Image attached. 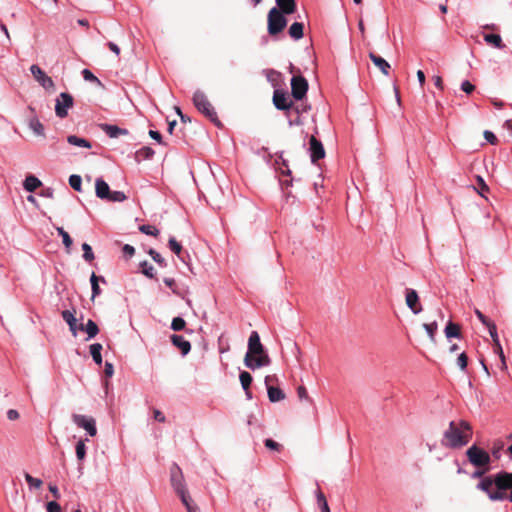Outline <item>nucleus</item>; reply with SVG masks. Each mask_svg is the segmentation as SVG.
<instances>
[{"label": "nucleus", "instance_id": "obj_56", "mask_svg": "<svg viewBox=\"0 0 512 512\" xmlns=\"http://www.w3.org/2000/svg\"><path fill=\"white\" fill-rule=\"evenodd\" d=\"M475 314L485 326L491 322L479 309H475Z\"/></svg>", "mask_w": 512, "mask_h": 512}, {"label": "nucleus", "instance_id": "obj_46", "mask_svg": "<svg viewBox=\"0 0 512 512\" xmlns=\"http://www.w3.org/2000/svg\"><path fill=\"white\" fill-rule=\"evenodd\" d=\"M82 76L86 81L101 85V81L88 69L82 71Z\"/></svg>", "mask_w": 512, "mask_h": 512}, {"label": "nucleus", "instance_id": "obj_59", "mask_svg": "<svg viewBox=\"0 0 512 512\" xmlns=\"http://www.w3.org/2000/svg\"><path fill=\"white\" fill-rule=\"evenodd\" d=\"M488 470H489V466L484 467V469H483V470H477V471H475V472L473 473L472 477H473V478H482V479H483V478H485V477H484V474H485Z\"/></svg>", "mask_w": 512, "mask_h": 512}, {"label": "nucleus", "instance_id": "obj_44", "mask_svg": "<svg viewBox=\"0 0 512 512\" xmlns=\"http://www.w3.org/2000/svg\"><path fill=\"white\" fill-rule=\"evenodd\" d=\"M169 248L180 257V254L182 252V245L176 241L175 238L171 237L168 242Z\"/></svg>", "mask_w": 512, "mask_h": 512}, {"label": "nucleus", "instance_id": "obj_60", "mask_svg": "<svg viewBox=\"0 0 512 512\" xmlns=\"http://www.w3.org/2000/svg\"><path fill=\"white\" fill-rule=\"evenodd\" d=\"M433 80H434L435 86L437 88L443 90L444 84H443V80H442L441 76L436 75V76L433 77Z\"/></svg>", "mask_w": 512, "mask_h": 512}, {"label": "nucleus", "instance_id": "obj_48", "mask_svg": "<svg viewBox=\"0 0 512 512\" xmlns=\"http://www.w3.org/2000/svg\"><path fill=\"white\" fill-rule=\"evenodd\" d=\"M264 444L265 446L270 449V450H274V451H277V452H280L282 450V445L279 444L278 442L274 441L273 439H266L264 441Z\"/></svg>", "mask_w": 512, "mask_h": 512}, {"label": "nucleus", "instance_id": "obj_3", "mask_svg": "<svg viewBox=\"0 0 512 512\" xmlns=\"http://www.w3.org/2000/svg\"><path fill=\"white\" fill-rule=\"evenodd\" d=\"M472 435V427L467 421H451L444 432L443 445L450 448L463 447L471 440Z\"/></svg>", "mask_w": 512, "mask_h": 512}, {"label": "nucleus", "instance_id": "obj_6", "mask_svg": "<svg viewBox=\"0 0 512 512\" xmlns=\"http://www.w3.org/2000/svg\"><path fill=\"white\" fill-rule=\"evenodd\" d=\"M284 15L285 14L276 7L270 9L267 16V28L269 35L276 36L284 30L287 25V19Z\"/></svg>", "mask_w": 512, "mask_h": 512}, {"label": "nucleus", "instance_id": "obj_30", "mask_svg": "<svg viewBox=\"0 0 512 512\" xmlns=\"http://www.w3.org/2000/svg\"><path fill=\"white\" fill-rule=\"evenodd\" d=\"M154 150L150 147H142L141 149H139L136 154H135V159L137 162H140L142 160H149L153 157L154 155Z\"/></svg>", "mask_w": 512, "mask_h": 512}, {"label": "nucleus", "instance_id": "obj_31", "mask_svg": "<svg viewBox=\"0 0 512 512\" xmlns=\"http://www.w3.org/2000/svg\"><path fill=\"white\" fill-rule=\"evenodd\" d=\"M29 128L37 135V136H44V126L39 121L38 118L34 117L31 118L29 121Z\"/></svg>", "mask_w": 512, "mask_h": 512}, {"label": "nucleus", "instance_id": "obj_39", "mask_svg": "<svg viewBox=\"0 0 512 512\" xmlns=\"http://www.w3.org/2000/svg\"><path fill=\"white\" fill-rule=\"evenodd\" d=\"M139 230H140V232H142L146 235H150V236H154V237H157L159 235V230L152 225H141V226H139Z\"/></svg>", "mask_w": 512, "mask_h": 512}, {"label": "nucleus", "instance_id": "obj_12", "mask_svg": "<svg viewBox=\"0 0 512 512\" xmlns=\"http://www.w3.org/2000/svg\"><path fill=\"white\" fill-rule=\"evenodd\" d=\"M72 419H73V422L77 426L85 429L90 436H92V437L96 436L97 429H96L95 420L93 418L86 417L84 415L73 414Z\"/></svg>", "mask_w": 512, "mask_h": 512}, {"label": "nucleus", "instance_id": "obj_52", "mask_svg": "<svg viewBox=\"0 0 512 512\" xmlns=\"http://www.w3.org/2000/svg\"><path fill=\"white\" fill-rule=\"evenodd\" d=\"M47 512H61V506L56 501H50L46 505Z\"/></svg>", "mask_w": 512, "mask_h": 512}, {"label": "nucleus", "instance_id": "obj_41", "mask_svg": "<svg viewBox=\"0 0 512 512\" xmlns=\"http://www.w3.org/2000/svg\"><path fill=\"white\" fill-rule=\"evenodd\" d=\"M185 326H186V322L183 318H181V317L173 318L172 323H171L172 330L181 331L185 328Z\"/></svg>", "mask_w": 512, "mask_h": 512}, {"label": "nucleus", "instance_id": "obj_21", "mask_svg": "<svg viewBox=\"0 0 512 512\" xmlns=\"http://www.w3.org/2000/svg\"><path fill=\"white\" fill-rule=\"evenodd\" d=\"M276 3L277 9L286 15L292 14L296 10L295 0H276Z\"/></svg>", "mask_w": 512, "mask_h": 512}, {"label": "nucleus", "instance_id": "obj_20", "mask_svg": "<svg viewBox=\"0 0 512 512\" xmlns=\"http://www.w3.org/2000/svg\"><path fill=\"white\" fill-rule=\"evenodd\" d=\"M95 192L98 198L107 200L111 190L109 185L102 178H98L95 181Z\"/></svg>", "mask_w": 512, "mask_h": 512}, {"label": "nucleus", "instance_id": "obj_8", "mask_svg": "<svg viewBox=\"0 0 512 512\" xmlns=\"http://www.w3.org/2000/svg\"><path fill=\"white\" fill-rule=\"evenodd\" d=\"M73 97L69 93L62 92L56 99L55 114L63 119L68 115V109L73 107Z\"/></svg>", "mask_w": 512, "mask_h": 512}, {"label": "nucleus", "instance_id": "obj_29", "mask_svg": "<svg viewBox=\"0 0 512 512\" xmlns=\"http://www.w3.org/2000/svg\"><path fill=\"white\" fill-rule=\"evenodd\" d=\"M67 142L71 145H74V146H79V147H83V148H87V149H90L92 147L91 143L84 139V138H80L76 135H69L67 137Z\"/></svg>", "mask_w": 512, "mask_h": 512}, {"label": "nucleus", "instance_id": "obj_25", "mask_svg": "<svg viewBox=\"0 0 512 512\" xmlns=\"http://www.w3.org/2000/svg\"><path fill=\"white\" fill-rule=\"evenodd\" d=\"M304 25L303 23H300V22H294L289 30H288V33L290 35L291 38L295 39V40H299L303 37L304 35Z\"/></svg>", "mask_w": 512, "mask_h": 512}, {"label": "nucleus", "instance_id": "obj_23", "mask_svg": "<svg viewBox=\"0 0 512 512\" xmlns=\"http://www.w3.org/2000/svg\"><path fill=\"white\" fill-rule=\"evenodd\" d=\"M99 281L105 283L106 280L103 276H97L94 272L92 273L91 277H90V282H91V287H92V300L100 295L101 293V289L99 287Z\"/></svg>", "mask_w": 512, "mask_h": 512}, {"label": "nucleus", "instance_id": "obj_28", "mask_svg": "<svg viewBox=\"0 0 512 512\" xmlns=\"http://www.w3.org/2000/svg\"><path fill=\"white\" fill-rule=\"evenodd\" d=\"M484 40L488 44L494 46L495 48H505V44L503 43L502 38L499 34H484Z\"/></svg>", "mask_w": 512, "mask_h": 512}, {"label": "nucleus", "instance_id": "obj_33", "mask_svg": "<svg viewBox=\"0 0 512 512\" xmlns=\"http://www.w3.org/2000/svg\"><path fill=\"white\" fill-rule=\"evenodd\" d=\"M102 345L100 343H94L90 346V353L96 364L100 365L102 363L101 356Z\"/></svg>", "mask_w": 512, "mask_h": 512}, {"label": "nucleus", "instance_id": "obj_43", "mask_svg": "<svg viewBox=\"0 0 512 512\" xmlns=\"http://www.w3.org/2000/svg\"><path fill=\"white\" fill-rule=\"evenodd\" d=\"M140 266H141V271L145 276H147L149 278L154 277V268L151 264H149L147 261H144L140 264Z\"/></svg>", "mask_w": 512, "mask_h": 512}, {"label": "nucleus", "instance_id": "obj_51", "mask_svg": "<svg viewBox=\"0 0 512 512\" xmlns=\"http://www.w3.org/2000/svg\"><path fill=\"white\" fill-rule=\"evenodd\" d=\"M476 87L474 84H472L470 81L465 80L461 84V90L465 92L466 94H471L475 91Z\"/></svg>", "mask_w": 512, "mask_h": 512}, {"label": "nucleus", "instance_id": "obj_63", "mask_svg": "<svg viewBox=\"0 0 512 512\" xmlns=\"http://www.w3.org/2000/svg\"><path fill=\"white\" fill-rule=\"evenodd\" d=\"M108 48L114 52L117 56L120 54V48L118 47L117 44H115L114 42H108L107 44Z\"/></svg>", "mask_w": 512, "mask_h": 512}, {"label": "nucleus", "instance_id": "obj_22", "mask_svg": "<svg viewBox=\"0 0 512 512\" xmlns=\"http://www.w3.org/2000/svg\"><path fill=\"white\" fill-rule=\"evenodd\" d=\"M79 330L85 331L88 334V339L95 337L99 333L97 324L91 319L85 325L79 324Z\"/></svg>", "mask_w": 512, "mask_h": 512}, {"label": "nucleus", "instance_id": "obj_55", "mask_svg": "<svg viewBox=\"0 0 512 512\" xmlns=\"http://www.w3.org/2000/svg\"><path fill=\"white\" fill-rule=\"evenodd\" d=\"M124 255L132 257L135 254V248L129 244H125L122 248Z\"/></svg>", "mask_w": 512, "mask_h": 512}, {"label": "nucleus", "instance_id": "obj_49", "mask_svg": "<svg viewBox=\"0 0 512 512\" xmlns=\"http://www.w3.org/2000/svg\"><path fill=\"white\" fill-rule=\"evenodd\" d=\"M148 253L156 263L161 266H166L165 259L157 251L150 249Z\"/></svg>", "mask_w": 512, "mask_h": 512}, {"label": "nucleus", "instance_id": "obj_38", "mask_svg": "<svg viewBox=\"0 0 512 512\" xmlns=\"http://www.w3.org/2000/svg\"><path fill=\"white\" fill-rule=\"evenodd\" d=\"M24 477H25V480H26V482L28 483V485L30 487L39 489L42 486V484H43L42 480H40L38 478H34L29 473H25Z\"/></svg>", "mask_w": 512, "mask_h": 512}, {"label": "nucleus", "instance_id": "obj_34", "mask_svg": "<svg viewBox=\"0 0 512 512\" xmlns=\"http://www.w3.org/2000/svg\"><path fill=\"white\" fill-rule=\"evenodd\" d=\"M57 232L62 237L63 244H64L67 252L69 253L70 248L73 244V241H72L70 235L62 227L57 228Z\"/></svg>", "mask_w": 512, "mask_h": 512}, {"label": "nucleus", "instance_id": "obj_62", "mask_svg": "<svg viewBox=\"0 0 512 512\" xmlns=\"http://www.w3.org/2000/svg\"><path fill=\"white\" fill-rule=\"evenodd\" d=\"M7 417L9 420H16L19 418V413H18V411L14 410V409H10L7 412Z\"/></svg>", "mask_w": 512, "mask_h": 512}, {"label": "nucleus", "instance_id": "obj_40", "mask_svg": "<svg viewBox=\"0 0 512 512\" xmlns=\"http://www.w3.org/2000/svg\"><path fill=\"white\" fill-rule=\"evenodd\" d=\"M76 456L82 461L86 456V446L84 440H79L76 444Z\"/></svg>", "mask_w": 512, "mask_h": 512}, {"label": "nucleus", "instance_id": "obj_61", "mask_svg": "<svg viewBox=\"0 0 512 512\" xmlns=\"http://www.w3.org/2000/svg\"><path fill=\"white\" fill-rule=\"evenodd\" d=\"M317 502L318 505H323L324 503H327L326 497L321 490L317 491Z\"/></svg>", "mask_w": 512, "mask_h": 512}, {"label": "nucleus", "instance_id": "obj_54", "mask_svg": "<svg viewBox=\"0 0 512 512\" xmlns=\"http://www.w3.org/2000/svg\"><path fill=\"white\" fill-rule=\"evenodd\" d=\"M297 395L300 400H303V399L308 400L309 399L307 389L304 386H299L297 388Z\"/></svg>", "mask_w": 512, "mask_h": 512}, {"label": "nucleus", "instance_id": "obj_2", "mask_svg": "<svg viewBox=\"0 0 512 512\" xmlns=\"http://www.w3.org/2000/svg\"><path fill=\"white\" fill-rule=\"evenodd\" d=\"M271 359L260 341L258 332L252 331L248 339V349L244 357V364L247 368L255 370L268 366Z\"/></svg>", "mask_w": 512, "mask_h": 512}, {"label": "nucleus", "instance_id": "obj_35", "mask_svg": "<svg viewBox=\"0 0 512 512\" xmlns=\"http://www.w3.org/2000/svg\"><path fill=\"white\" fill-rule=\"evenodd\" d=\"M423 328L426 330V332L429 335L430 340L435 343V334L438 329L437 323L434 321L432 323H424Z\"/></svg>", "mask_w": 512, "mask_h": 512}, {"label": "nucleus", "instance_id": "obj_16", "mask_svg": "<svg viewBox=\"0 0 512 512\" xmlns=\"http://www.w3.org/2000/svg\"><path fill=\"white\" fill-rule=\"evenodd\" d=\"M75 314H76L75 309H73L72 311L64 310L61 313L63 320L68 324L69 329H70L71 333L73 334V336H76L77 332L79 330V325H77V319L75 317Z\"/></svg>", "mask_w": 512, "mask_h": 512}, {"label": "nucleus", "instance_id": "obj_24", "mask_svg": "<svg viewBox=\"0 0 512 512\" xmlns=\"http://www.w3.org/2000/svg\"><path fill=\"white\" fill-rule=\"evenodd\" d=\"M41 185V181L33 175L27 176L23 183L24 189L28 192H34Z\"/></svg>", "mask_w": 512, "mask_h": 512}, {"label": "nucleus", "instance_id": "obj_11", "mask_svg": "<svg viewBox=\"0 0 512 512\" xmlns=\"http://www.w3.org/2000/svg\"><path fill=\"white\" fill-rule=\"evenodd\" d=\"M273 104L278 110H289L293 106L292 100L288 93L282 89H275L273 93Z\"/></svg>", "mask_w": 512, "mask_h": 512}, {"label": "nucleus", "instance_id": "obj_45", "mask_svg": "<svg viewBox=\"0 0 512 512\" xmlns=\"http://www.w3.org/2000/svg\"><path fill=\"white\" fill-rule=\"evenodd\" d=\"M476 181L478 185L477 192L479 195L484 197V193L489 191V187L481 176H477Z\"/></svg>", "mask_w": 512, "mask_h": 512}, {"label": "nucleus", "instance_id": "obj_19", "mask_svg": "<svg viewBox=\"0 0 512 512\" xmlns=\"http://www.w3.org/2000/svg\"><path fill=\"white\" fill-rule=\"evenodd\" d=\"M100 128L103 132H105L111 138H117L120 135H127L128 130L122 129L116 125L111 124H100Z\"/></svg>", "mask_w": 512, "mask_h": 512}, {"label": "nucleus", "instance_id": "obj_50", "mask_svg": "<svg viewBox=\"0 0 512 512\" xmlns=\"http://www.w3.org/2000/svg\"><path fill=\"white\" fill-rule=\"evenodd\" d=\"M468 364V357L465 352L459 354L457 358V365L461 370H465Z\"/></svg>", "mask_w": 512, "mask_h": 512}, {"label": "nucleus", "instance_id": "obj_47", "mask_svg": "<svg viewBox=\"0 0 512 512\" xmlns=\"http://www.w3.org/2000/svg\"><path fill=\"white\" fill-rule=\"evenodd\" d=\"M504 448V443L501 440H497L493 443L492 455L496 458H500V452Z\"/></svg>", "mask_w": 512, "mask_h": 512}, {"label": "nucleus", "instance_id": "obj_64", "mask_svg": "<svg viewBox=\"0 0 512 512\" xmlns=\"http://www.w3.org/2000/svg\"><path fill=\"white\" fill-rule=\"evenodd\" d=\"M49 491L52 493L54 498H56V499L60 498V493H59V490H58L57 486L49 485Z\"/></svg>", "mask_w": 512, "mask_h": 512}, {"label": "nucleus", "instance_id": "obj_4", "mask_svg": "<svg viewBox=\"0 0 512 512\" xmlns=\"http://www.w3.org/2000/svg\"><path fill=\"white\" fill-rule=\"evenodd\" d=\"M170 481L176 494L186 507L188 512H198L197 505L193 502L187 489L182 470L177 464H173L170 468Z\"/></svg>", "mask_w": 512, "mask_h": 512}, {"label": "nucleus", "instance_id": "obj_32", "mask_svg": "<svg viewBox=\"0 0 512 512\" xmlns=\"http://www.w3.org/2000/svg\"><path fill=\"white\" fill-rule=\"evenodd\" d=\"M445 335L447 338L460 337L461 336L460 326L456 323L449 322L445 328Z\"/></svg>", "mask_w": 512, "mask_h": 512}, {"label": "nucleus", "instance_id": "obj_57", "mask_svg": "<svg viewBox=\"0 0 512 512\" xmlns=\"http://www.w3.org/2000/svg\"><path fill=\"white\" fill-rule=\"evenodd\" d=\"M149 136L152 139L156 140L158 143L163 144V142H162V135L160 134V132L155 131V130H150L149 131Z\"/></svg>", "mask_w": 512, "mask_h": 512}, {"label": "nucleus", "instance_id": "obj_36", "mask_svg": "<svg viewBox=\"0 0 512 512\" xmlns=\"http://www.w3.org/2000/svg\"><path fill=\"white\" fill-rule=\"evenodd\" d=\"M127 199V196L121 191H111L107 201L110 202H123Z\"/></svg>", "mask_w": 512, "mask_h": 512}, {"label": "nucleus", "instance_id": "obj_26", "mask_svg": "<svg viewBox=\"0 0 512 512\" xmlns=\"http://www.w3.org/2000/svg\"><path fill=\"white\" fill-rule=\"evenodd\" d=\"M239 379H240V382H241V385H242V388L245 390L246 392V395L250 398L251 397V392H250V386H251V383H252V376L249 372L247 371H242L239 375Z\"/></svg>", "mask_w": 512, "mask_h": 512}, {"label": "nucleus", "instance_id": "obj_1", "mask_svg": "<svg viewBox=\"0 0 512 512\" xmlns=\"http://www.w3.org/2000/svg\"><path fill=\"white\" fill-rule=\"evenodd\" d=\"M477 488L485 492L491 501L509 499L508 491L512 490V472L500 471L483 478Z\"/></svg>", "mask_w": 512, "mask_h": 512}, {"label": "nucleus", "instance_id": "obj_53", "mask_svg": "<svg viewBox=\"0 0 512 512\" xmlns=\"http://www.w3.org/2000/svg\"><path fill=\"white\" fill-rule=\"evenodd\" d=\"M483 135H484V138L492 145H495L498 141L495 134L491 131L486 130V131H484Z\"/></svg>", "mask_w": 512, "mask_h": 512}, {"label": "nucleus", "instance_id": "obj_27", "mask_svg": "<svg viewBox=\"0 0 512 512\" xmlns=\"http://www.w3.org/2000/svg\"><path fill=\"white\" fill-rule=\"evenodd\" d=\"M267 391L271 402H278L285 398V394L280 388L268 385Z\"/></svg>", "mask_w": 512, "mask_h": 512}, {"label": "nucleus", "instance_id": "obj_37", "mask_svg": "<svg viewBox=\"0 0 512 512\" xmlns=\"http://www.w3.org/2000/svg\"><path fill=\"white\" fill-rule=\"evenodd\" d=\"M82 250H83V258L87 262H92L95 258L94 253L92 251V248L89 244L83 243L82 244Z\"/></svg>", "mask_w": 512, "mask_h": 512}, {"label": "nucleus", "instance_id": "obj_18", "mask_svg": "<svg viewBox=\"0 0 512 512\" xmlns=\"http://www.w3.org/2000/svg\"><path fill=\"white\" fill-rule=\"evenodd\" d=\"M369 58L384 75L389 74L390 64L384 58L374 52L369 53Z\"/></svg>", "mask_w": 512, "mask_h": 512}, {"label": "nucleus", "instance_id": "obj_17", "mask_svg": "<svg viewBox=\"0 0 512 512\" xmlns=\"http://www.w3.org/2000/svg\"><path fill=\"white\" fill-rule=\"evenodd\" d=\"M171 342L175 347L180 349L183 355H187L191 350V344L189 341L185 340L183 336L173 334L171 336Z\"/></svg>", "mask_w": 512, "mask_h": 512}, {"label": "nucleus", "instance_id": "obj_10", "mask_svg": "<svg viewBox=\"0 0 512 512\" xmlns=\"http://www.w3.org/2000/svg\"><path fill=\"white\" fill-rule=\"evenodd\" d=\"M308 82L303 76H294L291 79V93L294 99L302 100L307 93Z\"/></svg>", "mask_w": 512, "mask_h": 512}, {"label": "nucleus", "instance_id": "obj_58", "mask_svg": "<svg viewBox=\"0 0 512 512\" xmlns=\"http://www.w3.org/2000/svg\"><path fill=\"white\" fill-rule=\"evenodd\" d=\"M104 373L106 377H111L114 373L113 365L109 362L105 363Z\"/></svg>", "mask_w": 512, "mask_h": 512}, {"label": "nucleus", "instance_id": "obj_5", "mask_svg": "<svg viewBox=\"0 0 512 512\" xmlns=\"http://www.w3.org/2000/svg\"><path fill=\"white\" fill-rule=\"evenodd\" d=\"M193 103L197 110L206 116L211 122H213L216 126L220 127L222 124L218 119L217 113L212 106V104L207 99L206 95L197 90L193 95Z\"/></svg>", "mask_w": 512, "mask_h": 512}, {"label": "nucleus", "instance_id": "obj_13", "mask_svg": "<svg viewBox=\"0 0 512 512\" xmlns=\"http://www.w3.org/2000/svg\"><path fill=\"white\" fill-rule=\"evenodd\" d=\"M486 327L488 328L489 334H490V336L493 339V342L495 344V351L499 354V358H500V361H501L500 369L502 371H506L507 370V364H506V360H505V356H504L502 347H501L500 342H499L496 325H495L494 322L491 321L488 325H486Z\"/></svg>", "mask_w": 512, "mask_h": 512}, {"label": "nucleus", "instance_id": "obj_42", "mask_svg": "<svg viewBox=\"0 0 512 512\" xmlns=\"http://www.w3.org/2000/svg\"><path fill=\"white\" fill-rule=\"evenodd\" d=\"M69 184H70V186L75 191L80 192L81 191L82 179H81V177L79 175H71L69 177Z\"/></svg>", "mask_w": 512, "mask_h": 512}, {"label": "nucleus", "instance_id": "obj_14", "mask_svg": "<svg viewBox=\"0 0 512 512\" xmlns=\"http://www.w3.org/2000/svg\"><path fill=\"white\" fill-rule=\"evenodd\" d=\"M310 144V154H311V161L313 163H316L318 160L323 159L325 157V150L322 145V143L315 137L311 136L309 139Z\"/></svg>", "mask_w": 512, "mask_h": 512}, {"label": "nucleus", "instance_id": "obj_15", "mask_svg": "<svg viewBox=\"0 0 512 512\" xmlns=\"http://www.w3.org/2000/svg\"><path fill=\"white\" fill-rule=\"evenodd\" d=\"M406 304L414 314H418L422 310V307L419 304L418 294L414 289L406 290Z\"/></svg>", "mask_w": 512, "mask_h": 512}, {"label": "nucleus", "instance_id": "obj_7", "mask_svg": "<svg viewBox=\"0 0 512 512\" xmlns=\"http://www.w3.org/2000/svg\"><path fill=\"white\" fill-rule=\"evenodd\" d=\"M468 461L475 467H487L491 462L490 455L476 445H472L466 451Z\"/></svg>", "mask_w": 512, "mask_h": 512}, {"label": "nucleus", "instance_id": "obj_9", "mask_svg": "<svg viewBox=\"0 0 512 512\" xmlns=\"http://www.w3.org/2000/svg\"><path fill=\"white\" fill-rule=\"evenodd\" d=\"M30 72L34 79L47 91H55V83L50 76H48L38 65L33 64L30 67Z\"/></svg>", "mask_w": 512, "mask_h": 512}]
</instances>
